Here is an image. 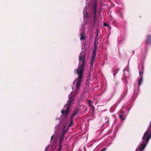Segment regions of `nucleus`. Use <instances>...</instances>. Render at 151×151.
<instances>
[{"instance_id": "nucleus-11", "label": "nucleus", "mask_w": 151, "mask_h": 151, "mask_svg": "<svg viewBox=\"0 0 151 151\" xmlns=\"http://www.w3.org/2000/svg\"><path fill=\"white\" fill-rule=\"evenodd\" d=\"M97 49V46L96 44V42H94V48L93 51H96Z\"/></svg>"}, {"instance_id": "nucleus-19", "label": "nucleus", "mask_w": 151, "mask_h": 151, "mask_svg": "<svg viewBox=\"0 0 151 151\" xmlns=\"http://www.w3.org/2000/svg\"><path fill=\"white\" fill-rule=\"evenodd\" d=\"M90 66H91V68L92 66L93 65V62L90 61Z\"/></svg>"}, {"instance_id": "nucleus-13", "label": "nucleus", "mask_w": 151, "mask_h": 151, "mask_svg": "<svg viewBox=\"0 0 151 151\" xmlns=\"http://www.w3.org/2000/svg\"><path fill=\"white\" fill-rule=\"evenodd\" d=\"M119 118L121 119L122 120H124L125 119L123 117V115L121 114H119Z\"/></svg>"}, {"instance_id": "nucleus-25", "label": "nucleus", "mask_w": 151, "mask_h": 151, "mask_svg": "<svg viewBox=\"0 0 151 151\" xmlns=\"http://www.w3.org/2000/svg\"><path fill=\"white\" fill-rule=\"evenodd\" d=\"M139 73L140 76H141V73L140 71H139Z\"/></svg>"}, {"instance_id": "nucleus-28", "label": "nucleus", "mask_w": 151, "mask_h": 151, "mask_svg": "<svg viewBox=\"0 0 151 151\" xmlns=\"http://www.w3.org/2000/svg\"><path fill=\"white\" fill-rule=\"evenodd\" d=\"M107 122H109L108 119H107Z\"/></svg>"}, {"instance_id": "nucleus-14", "label": "nucleus", "mask_w": 151, "mask_h": 151, "mask_svg": "<svg viewBox=\"0 0 151 151\" xmlns=\"http://www.w3.org/2000/svg\"><path fill=\"white\" fill-rule=\"evenodd\" d=\"M70 122L69 125V127H70L72 126L73 125V120H70Z\"/></svg>"}, {"instance_id": "nucleus-9", "label": "nucleus", "mask_w": 151, "mask_h": 151, "mask_svg": "<svg viewBox=\"0 0 151 151\" xmlns=\"http://www.w3.org/2000/svg\"><path fill=\"white\" fill-rule=\"evenodd\" d=\"M142 76L141 77V78H140L139 80V81L138 82V84L139 86H140V85H141L142 83Z\"/></svg>"}, {"instance_id": "nucleus-3", "label": "nucleus", "mask_w": 151, "mask_h": 151, "mask_svg": "<svg viewBox=\"0 0 151 151\" xmlns=\"http://www.w3.org/2000/svg\"><path fill=\"white\" fill-rule=\"evenodd\" d=\"M97 3H98L96 0H95L92 7V9L93 10V15L95 16V17L97 9Z\"/></svg>"}, {"instance_id": "nucleus-2", "label": "nucleus", "mask_w": 151, "mask_h": 151, "mask_svg": "<svg viewBox=\"0 0 151 151\" xmlns=\"http://www.w3.org/2000/svg\"><path fill=\"white\" fill-rule=\"evenodd\" d=\"M69 100L68 101L67 103L65 106V107H67L68 108H70L71 105L74 104L75 102L74 99V97L71 95H69Z\"/></svg>"}, {"instance_id": "nucleus-1", "label": "nucleus", "mask_w": 151, "mask_h": 151, "mask_svg": "<svg viewBox=\"0 0 151 151\" xmlns=\"http://www.w3.org/2000/svg\"><path fill=\"white\" fill-rule=\"evenodd\" d=\"M80 63L79 66L76 70V72L78 75L76 79V82L75 85V90L74 91H72L71 95L75 97L79 93L80 90V87L81 84V80L83 76V71L85 64V54H83V53H81L79 56Z\"/></svg>"}, {"instance_id": "nucleus-27", "label": "nucleus", "mask_w": 151, "mask_h": 151, "mask_svg": "<svg viewBox=\"0 0 151 151\" xmlns=\"http://www.w3.org/2000/svg\"><path fill=\"white\" fill-rule=\"evenodd\" d=\"M125 69H124L123 70V72H124H124H125Z\"/></svg>"}, {"instance_id": "nucleus-20", "label": "nucleus", "mask_w": 151, "mask_h": 151, "mask_svg": "<svg viewBox=\"0 0 151 151\" xmlns=\"http://www.w3.org/2000/svg\"><path fill=\"white\" fill-rule=\"evenodd\" d=\"M73 116H72V115H71L70 119V120H73Z\"/></svg>"}, {"instance_id": "nucleus-24", "label": "nucleus", "mask_w": 151, "mask_h": 151, "mask_svg": "<svg viewBox=\"0 0 151 151\" xmlns=\"http://www.w3.org/2000/svg\"><path fill=\"white\" fill-rule=\"evenodd\" d=\"M106 150V149L105 148H104L103 149L101 150V151H105Z\"/></svg>"}, {"instance_id": "nucleus-16", "label": "nucleus", "mask_w": 151, "mask_h": 151, "mask_svg": "<svg viewBox=\"0 0 151 151\" xmlns=\"http://www.w3.org/2000/svg\"><path fill=\"white\" fill-rule=\"evenodd\" d=\"M59 145V148L58 149L57 151H61L62 149L63 146L61 145L60 144Z\"/></svg>"}, {"instance_id": "nucleus-21", "label": "nucleus", "mask_w": 151, "mask_h": 151, "mask_svg": "<svg viewBox=\"0 0 151 151\" xmlns=\"http://www.w3.org/2000/svg\"><path fill=\"white\" fill-rule=\"evenodd\" d=\"M91 61L93 62L95 61L94 58H91Z\"/></svg>"}, {"instance_id": "nucleus-7", "label": "nucleus", "mask_w": 151, "mask_h": 151, "mask_svg": "<svg viewBox=\"0 0 151 151\" xmlns=\"http://www.w3.org/2000/svg\"><path fill=\"white\" fill-rule=\"evenodd\" d=\"M88 104L89 106L90 107L91 109L93 111L95 109L93 105V103L92 101L90 100H88Z\"/></svg>"}, {"instance_id": "nucleus-6", "label": "nucleus", "mask_w": 151, "mask_h": 151, "mask_svg": "<svg viewBox=\"0 0 151 151\" xmlns=\"http://www.w3.org/2000/svg\"><path fill=\"white\" fill-rule=\"evenodd\" d=\"M65 134V133L64 132V130H63L59 138V145H61V143L64 137Z\"/></svg>"}, {"instance_id": "nucleus-12", "label": "nucleus", "mask_w": 151, "mask_h": 151, "mask_svg": "<svg viewBox=\"0 0 151 151\" xmlns=\"http://www.w3.org/2000/svg\"><path fill=\"white\" fill-rule=\"evenodd\" d=\"M99 35V34L98 32H97L96 33V37H95V42H96L97 40H98L99 39V37L98 38V37Z\"/></svg>"}, {"instance_id": "nucleus-10", "label": "nucleus", "mask_w": 151, "mask_h": 151, "mask_svg": "<svg viewBox=\"0 0 151 151\" xmlns=\"http://www.w3.org/2000/svg\"><path fill=\"white\" fill-rule=\"evenodd\" d=\"M96 51H93V53L91 56V58H94L95 57L96 55Z\"/></svg>"}, {"instance_id": "nucleus-8", "label": "nucleus", "mask_w": 151, "mask_h": 151, "mask_svg": "<svg viewBox=\"0 0 151 151\" xmlns=\"http://www.w3.org/2000/svg\"><path fill=\"white\" fill-rule=\"evenodd\" d=\"M80 40H84L86 38L85 34L84 33H80Z\"/></svg>"}, {"instance_id": "nucleus-26", "label": "nucleus", "mask_w": 151, "mask_h": 151, "mask_svg": "<svg viewBox=\"0 0 151 151\" xmlns=\"http://www.w3.org/2000/svg\"><path fill=\"white\" fill-rule=\"evenodd\" d=\"M53 138V136H52L51 137V139L52 140Z\"/></svg>"}, {"instance_id": "nucleus-23", "label": "nucleus", "mask_w": 151, "mask_h": 151, "mask_svg": "<svg viewBox=\"0 0 151 151\" xmlns=\"http://www.w3.org/2000/svg\"><path fill=\"white\" fill-rule=\"evenodd\" d=\"M104 26H106L108 25V24L106 23H104Z\"/></svg>"}, {"instance_id": "nucleus-4", "label": "nucleus", "mask_w": 151, "mask_h": 151, "mask_svg": "<svg viewBox=\"0 0 151 151\" xmlns=\"http://www.w3.org/2000/svg\"><path fill=\"white\" fill-rule=\"evenodd\" d=\"M66 107V109L62 110L61 111V113L65 115V117L66 118L68 114L69 111V109H70V108H68L67 107Z\"/></svg>"}, {"instance_id": "nucleus-18", "label": "nucleus", "mask_w": 151, "mask_h": 151, "mask_svg": "<svg viewBox=\"0 0 151 151\" xmlns=\"http://www.w3.org/2000/svg\"><path fill=\"white\" fill-rule=\"evenodd\" d=\"M94 19H93V22H94V24H95V22L96 21V14L95 17V16H94Z\"/></svg>"}, {"instance_id": "nucleus-5", "label": "nucleus", "mask_w": 151, "mask_h": 151, "mask_svg": "<svg viewBox=\"0 0 151 151\" xmlns=\"http://www.w3.org/2000/svg\"><path fill=\"white\" fill-rule=\"evenodd\" d=\"M145 43L147 45L151 44V34H149L147 35Z\"/></svg>"}, {"instance_id": "nucleus-22", "label": "nucleus", "mask_w": 151, "mask_h": 151, "mask_svg": "<svg viewBox=\"0 0 151 151\" xmlns=\"http://www.w3.org/2000/svg\"><path fill=\"white\" fill-rule=\"evenodd\" d=\"M88 14L87 13H86V15H85V17L86 18H88Z\"/></svg>"}, {"instance_id": "nucleus-17", "label": "nucleus", "mask_w": 151, "mask_h": 151, "mask_svg": "<svg viewBox=\"0 0 151 151\" xmlns=\"http://www.w3.org/2000/svg\"><path fill=\"white\" fill-rule=\"evenodd\" d=\"M78 111L76 110L72 114V116H75L76 115Z\"/></svg>"}, {"instance_id": "nucleus-15", "label": "nucleus", "mask_w": 151, "mask_h": 151, "mask_svg": "<svg viewBox=\"0 0 151 151\" xmlns=\"http://www.w3.org/2000/svg\"><path fill=\"white\" fill-rule=\"evenodd\" d=\"M59 145V148L58 149L57 151H61L62 149L63 146L61 145L60 144Z\"/></svg>"}]
</instances>
